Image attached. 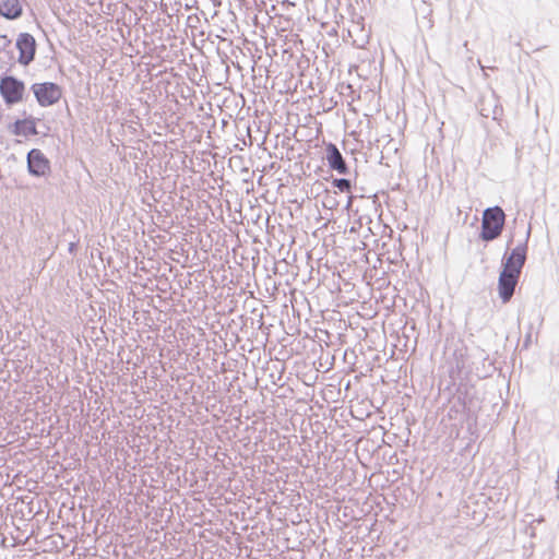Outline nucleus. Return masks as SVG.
I'll list each match as a JSON object with an SVG mask.
<instances>
[{
    "mask_svg": "<svg viewBox=\"0 0 559 559\" xmlns=\"http://www.w3.org/2000/svg\"><path fill=\"white\" fill-rule=\"evenodd\" d=\"M325 159L331 169L336 170L341 175L348 174V166L335 144H333V143L326 144Z\"/></svg>",
    "mask_w": 559,
    "mask_h": 559,
    "instance_id": "obj_8",
    "label": "nucleus"
},
{
    "mask_svg": "<svg viewBox=\"0 0 559 559\" xmlns=\"http://www.w3.org/2000/svg\"><path fill=\"white\" fill-rule=\"evenodd\" d=\"M19 50V62L22 66H28L34 61L36 55V40L29 33H21L15 43Z\"/></svg>",
    "mask_w": 559,
    "mask_h": 559,
    "instance_id": "obj_5",
    "label": "nucleus"
},
{
    "mask_svg": "<svg viewBox=\"0 0 559 559\" xmlns=\"http://www.w3.org/2000/svg\"><path fill=\"white\" fill-rule=\"evenodd\" d=\"M467 395H468L467 386L460 385L454 400L459 403V405L461 406L463 412L469 409L468 403H467Z\"/></svg>",
    "mask_w": 559,
    "mask_h": 559,
    "instance_id": "obj_11",
    "label": "nucleus"
},
{
    "mask_svg": "<svg viewBox=\"0 0 559 559\" xmlns=\"http://www.w3.org/2000/svg\"><path fill=\"white\" fill-rule=\"evenodd\" d=\"M332 185L342 192H349L352 188L350 180L346 178H336L332 181Z\"/></svg>",
    "mask_w": 559,
    "mask_h": 559,
    "instance_id": "obj_12",
    "label": "nucleus"
},
{
    "mask_svg": "<svg viewBox=\"0 0 559 559\" xmlns=\"http://www.w3.org/2000/svg\"><path fill=\"white\" fill-rule=\"evenodd\" d=\"M521 274L501 270L498 278V293L502 302H508L514 295Z\"/></svg>",
    "mask_w": 559,
    "mask_h": 559,
    "instance_id": "obj_6",
    "label": "nucleus"
},
{
    "mask_svg": "<svg viewBox=\"0 0 559 559\" xmlns=\"http://www.w3.org/2000/svg\"><path fill=\"white\" fill-rule=\"evenodd\" d=\"M31 88L41 107L55 105L62 96L61 87L52 82L35 83Z\"/></svg>",
    "mask_w": 559,
    "mask_h": 559,
    "instance_id": "obj_4",
    "label": "nucleus"
},
{
    "mask_svg": "<svg viewBox=\"0 0 559 559\" xmlns=\"http://www.w3.org/2000/svg\"><path fill=\"white\" fill-rule=\"evenodd\" d=\"M27 169L31 175L41 177L50 171V162L38 148H32L27 153Z\"/></svg>",
    "mask_w": 559,
    "mask_h": 559,
    "instance_id": "obj_7",
    "label": "nucleus"
},
{
    "mask_svg": "<svg viewBox=\"0 0 559 559\" xmlns=\"http://www.w3.org/2000/svg\"><path fill=\"white\" fill-rule=\"evenodd\" d=\"M531 236V228H528L526 234V239L524 242L518 245L515 248L511 250L510 253H506L502 259V270L521 274L522 269L526 262L527 257V240Z\"/></svg>",
    "mask_w": 559,
    "mask_h": 559,
    "instance_id": "obj_3",
    "label": "nucleus"
},
{
    "mask_svg": "<svg viewBox=\"0 0 559 559\" xmlns=\"http://www.w3.org/2000/svg\"><path fill=\"white\" fill-rule=\"evenodd\" d=\"M506 223L503 210L496 205L488 207L483 213L480 238L484 241H492L500 237Z\"/></svg>",
    "mask_w": 559,
    "mask_h": 559,
    "instance_id": "obj_1",
    "label": "nucleus"
},
{
    "mask_svg": "<svg viewBox=\"0 0 559 559\" xmlns=\"http://www.w3.org/2000/svg\"><path fill=\"white\" fill-rule=\"evenodd\" d=\"M424 2H426V0H423Z\"/></svg>",
    "mask_w": 559,
    "mask_h": 559,
    "instance_id": "obj_15",
    "label": "nucleus"
},
{
    "mask_svg": "<svg viewBox=\"0 0 559 559\" xmlns=\"http://www.w3.org/2000/svg\"><path fill=\"white\" fill-rule=\"evenodd\" d=\"M25 84L13 75L0 79V94L8 106L15 105L23 99Z\"/></svg>",
    "mask_w": 559,
    "mask_h": 559,
    "instance_id": "obj_2",
    "label": "nucleus"
},
{
    "mask_svg": "<svg viewBox=\"0 0 559 559\" xmlns=\"http://www.w3.org/2000/svg\"><path fill=\"white\" fill-rule=\"evenodd\" d=\"M0 40L2 41V48H7L11 46V39L8 38L7 35H0Z\"/></svg>",
    "mask_w": 559,
    "mask_h": 559,
    "instance_id": "obj_13",
    "label": "nucleus"
},
{
    "mask_svg": "<svg viewBox=\"0 0 559 559\" xmlns=\"http://www.w3.org/2000/svg\"><path fill=\"white\" fill-rule=\"evenodd\" d=\"M456 368H457V369H461V368H463V365L461 366V365L457 362Z\"/></svg>",
    "mask_w": 559,
    "mask_h": 559,
    "instance_id": "obj_14",
    "label": "nucleus"
},
{
    "mask_svg": "<svg viewBox=\"0 0 559 559\" xmlns=\"http://www.w3.org/2000/svg\"><path fill=\"white\" fill-rule=\"evenodd\" d=\"M11 132L14 135H36L37 129H36V122L34 118H25L22 120H16L13 126L11 127Z\"/></svg>",
    "mask_w": 559,
    "mask_h": 559,
    "instance_id": "obj_9",
    "label": "nucleus"
},
{
    "mask_svg": "<svg viewBox=\"0 0 559 559\" xmlns=\"http://www.w3.org/2000/svg\"><path fill=\"white\" fill-rule=\"evenodd\" d=\"M23 13V8L19 0H0V15L8 20H16Z\"/></svg>",
    "mask_w": 559,
    "mask_h": 559,
    "instance_id": "obj_10",
    "label": "nucleus"
}]
</instances>
